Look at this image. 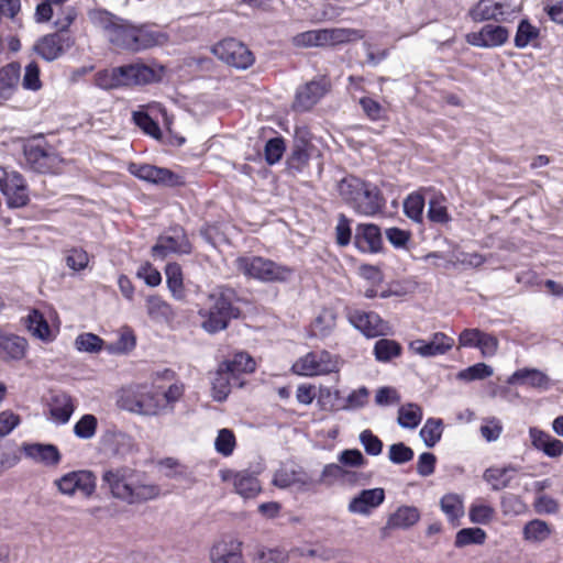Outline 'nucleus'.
<instances>
[{
    "instance_id": "f257e3e1",
    "label": "nucleus",
    "mask_w": 563,
    "mask_h": 563,
    "mask_svg": "<svg viewBox=\"0 0 563 563\" xmlns=\"http://www.w3.org/2000/svg\"><path fill=\"white\" fill-rule=\"evenodd\" d=\"M159 378L172 382L175 378V373L170 369L156 373L151 387L132 385L122 388L118 397L120 408L142 416H158L172 411L185 394V384L175 380L166 389H163L155 384Z\"/></svg>"
},
{
    "instance_id": "f03ea898",
    "label": "nucleus",
    "mask_w": 563,
    "mask_h": 563,
    "mask_svg": "<svg viewBox=\"0 0 563 563\" xmlns=\"http://www.w3.org/2000/svg\"><path fill=\"white\" fill-rule=\"evenodd\" d=\"M102 483L113 498L129 505L155 499L162 493L161 487L145 473L128 466L104 471Z\"/></svg>"
},
{
    "instance_id": "7ed1b4c3",
    "label": "nucleus",
    "mask_w": 563,
    "mask_h": 563,
    "mask_svg": "<svg viewBox=\"0 0 563 563\" xmlns=\"http://www.w3.org/2000/svg\"><path fill=\"white\" fill-rule=\"evenodd\" d=\"M340 196L360 214L374 216L384 207L379 190L356 177H346L339 184Z\"/></svg>"
},
{
    "instance_id": "20e7f679",
    "label": "nucleus",
    "mask_w": 563,
    "mask_h": 563,
    "mask_svg": "<svg viewBox=\"0 0 563 563\" xmlns=\"http://www.w3.org/2000/svg\"><path fill=\"white\" fill-rule=\"evenodd\" d=\"M234 266L236 271L245 277L263 283H284L289 280L294 275L291 267L255 255L238 257L234 261Z\"/></svg>"
},
{
    "instance_id": "39448f33",
    "label": "nucleus",
    "mask_w": 563,
    "mask_h": 563,
    "mask_svg": "<svg viewBox=\"0 0 563 563\" xmlns=\"http://www.w3.org/2000/svg\"><path fill=\"white\" fill-rule=\"evenodd\" d=\"M234 294L231 290L213 292L208 297L207 307L199 311L201 327L209 333L224 330L231 319L236 318L239 310L233 307Z\"/></svg>"
},
{
    "instance_id": "423d86ee",
    "label": "nucleus",
    "mask_w": 563,
    "mask_h": 563,
    "mask_svg": "<svg viewBox=\"0 0 563 563\" xmlns=\"http://www.w3.org/2000/svg\"><path fill=\"white\" fill-rule=\"evenodd\" d=\"M91 19L97 26L104 31L113 45L132 51L137 26L102 10L95 11Z\"/></svg>"
},
{
    "instance_id": "0eeeda50",
    "label": "nucleus",
    "mask_w": 563,
    "mask_h": 563,
    "mask_svg": "<svg viewBox=\"0 0 563 563\" xmlns=\"http://www.w3.org/2000/svg\"><path fill=\"white\" fill-rule=\"evenodd\" d=\"M342 360L325 350L309 352L292 364V372L300 376H319L338 373Z\"/></svg>"
},
{
    "instance_id": "6e6552de",
    "label": "nucleus",
    "mask_w": 563,
    "mask_h": 563,
    "mask_svg": "<svg viewBox=\"0 0 563 563\" xmlns=\"http://www.w3.org/2000/svg\"><path fill=\"white\" fill-rule=\"evenodd\" d=\"M0 192L5 198L9 208H22L30 201L29 188L23 176L15 170H8L1 166Z\"/></svg>"
},
{
    "instance_id": "1a4fd4ad",
    "label": "nucleus",
    "mask_w": 563,
    "mask_h": 563,
    "mask_svg": "<svg viewBox=\"0 0 563 563\" xmlns=\"http://www.w3.org/2000/svg\"><path fill=\"white\" fill-rule=\"evenodd\" d=\"M211 52L219 59L235 68L245 69L254 63L252 52L241 42L227 38L214 46Z\"/></svg>"
},
{
    "instance_id": "9d476101",
    "label": "nucleus",
    "mask_w": 563,
    "mask_h": 563,
    "mask_svg": "<svg viewBox=\"0 0 563 563\" xmlns=\"http://www.w3.org/2000/svg\"><path fill=\"white\" fill-rule=\"evenodd\" d=\"M58 318L54 311H49L46 316L44 312L32 309L25 317V325L27 331L35 339L49 343L53 342L58 332Z\"/></svg>"
},
{
    "instance_id": "9b49d317",
    "label": "nucleus",
    "mask_w": 563,
    "mask_h": 563,
    "mask_svg": "<svg viewBox=\"0 0 563 563\" xmlns=\"http://www.w3.org/2000/svg\"><path fill=\"white\" fill-rule=\"evenodd\" d=\"M54 484L63 495L81 494L89 497L96 489V476L89 471H74L55 479Z\"/></svg>"
},
{
    "instance_id": "f8f14e48",
    "label": "nucleus",
    "mask_w": 563,
    "mask_h": 563,
    "mask_svg": "<svg viewBox=\"0 0 563 563\" xmlns=\"http://www.w3.org/2000/svg\"><path fill=\"white\" fill-rule=\"evenodd\" d=\"M24 155L27 163L41 173H56L63 163V159L51 147L40 143L25 145Z\"/></svg>"
},
{
    "instance_id": "ddd939ff",
    "label": "nucleus",
    "mask_w": 563,
    "mask_h": 563,
    "mask_svg": "<svg viewBox=\"0 0 563 563\" xmlns=\"http://www.w3.org/2000/svg\"><path fill=\"white\" fill-rule=\"evenodd\" d=\"M219 476L224 483H232L234 492L244 499L255 498L262 490L256 476L247 471L235 472L230 468L219 471Z\"/></svg>"
},
{
    "instance_id": "4468645a",
    "label": "nucleus",
    "mask_w": 563,
    "mask_h": 563,
    "mask_svg": "<svg viewBox=\"0 0 563 563\" xmlns=\"http://www.w3.org/2000/svg\"><path fill=\"white\" fill-rule=\"evenodd\" d=\"M155 113H161L163 115L165 126L170 133H173L174 131L172 128V118L159 103L154 102L141 107L140 110L133 112V121L140 129L143 130L144 133L158 140L162 136V132L157 123L152 118V114Z\"/></svg>"
},
{
    "instance_id": "2eb2a0df",
    "label": "nucleus",
    "mask_w": 563,
    "mask_h": 563,
    "mask_svg": "<svg viewBox=\"0 0 563 563\" xmlns=\"http://www.w3.org/2000/svg\"><path fill=\"white\" fill-rule=\"evenodd\" d=\"M273 484L279 488L296 487L299 490H308L317 486L316 478L307 471L287 465L276 471Z\"/></svg>"
},
{
    "instance_id": "dca6fc26",
    "label": "nucleus",
    "mask_w": 563,
    "mask_h": 563,
    "mask_svg": "<svg viewBox=\"0 0 563 563\" xmlns=\"http://www.w3.org/2000/svg\"><path fill=\"white\" fill-rule=\"evenodd\" d=\"M123 71V85H146L159 81L163 76L165 68L158 64H144L134 63L122 66Z\"/></svg>"
},
{
    "instance_id": "f3484780",
    "label": "nucleus",
    "mask_w": 563,
    "mask_h": 563,
    "mask_svg": "<svg viewBox=\"0 0 563 563\" xmlns=\"http://www.w3.org/2000/svg\"><path fill=\"white\" fill-rule=\"evenodd\" d=\"M191 245L181 229H174L172 234L161 235L152 247L155 258L164 260L170 254H189Z\"/></svg>"
},
{
    "instance_id": "a211bd4d",
    "label": "nucleus",
    "mask_w": 563,
    "mask_h": 563,
    "mask_svg": "<svg viewBox=\"0 0 563 563\" xmlns=\"http://www.w3.org/2000/svg\"><path fill=\"white\" fill-rule=\"evenodd\" d=\"M459 346L476 347L479 350L483 357H493L498 351L499 341L495 335L473 328L465 329L460 333Z\"/></svg>"
},
{
    "instance_id": "6ab92c4d",
    "label": "nucleus",
    "mask_w": 563,
    "mask_h": 563,
    "mask_svg": "<svg viewBox=\"0 0 563 563\" xmlns=\"http://www.w3.org/2000/svg\"><path fill=\"white\" fill-rule=\"evenodd\" d=\"M129 172L141 180L162 186H177L181 184L178 175L163 167H156L150 164L131 163Z\"/></svg>"
},
{
    "instance_id": "aec40b11",
    "label": "nucleus",
    "mask_w": 563,
    "mask_h": 563,
    "mask_svg": "<svg viewBox=\"0 0 563 563\" xmlns=\"http://www.w3.org/2000/svg\"><path fill=\"white\" fill-rule=\"evenodd\" d=\"M351 324L367 338H376L390 333L389 324L375 312L354 310L350 313Z\"/></svg>"
},
{
    "instance_id": "412c9836",
    "label": "nucleus",
    "mask_w": 563,
    "mask_h": 563,
    "mask_svg": "<svg viewBox=\"0 0 563 563\" xmlns=\"http://www.w3.org/2000/svg\"><path fill=\"white\" fill-rule=\"evenodd\" d=\"M516 9L508 2L496 0H479L471 10L470 16L475 22L494 20L504 22L507 16L515 13Z\"/></svg>"
},
{
    "instance_id": "4be33fe9",
    "label": "nucleus",
    "mask_w": 563,
    "mask_h": 563,
    "mask_svg": "<svg viewBox=\"0 0 563 563\" xmlns=\"http://www.w3.org/2000/svg\"><path fill=\"white\" fill-rule=\"evenodd\" d=\"M454 345L453 338L442 332L434 333L429 340L417 339L409 343V350L421 357L445 354Z\"/></svg>"
},
{
    "instance_id": "5701e85b",
    "label": "nucleus",
    "mask_w": 563,
    "mask_h": 563,
    "mask_svg": "<svg viewBox=\"0 0 563 563\" xmlns=\"http://www.w3.org/2000/svg\"><path fill=\"white\" fill-rule=\"evenodd\" d=\"M509 38V31L501 25L486 24L477 32L466 34V42L476 47H498Z\"/></svg>"
},
{
    "instance_id": "b1692460",
    "label": "nucleus",
    "mask_w": 563,
    "mask_h": 563,
    "mask_svg": "<svg viewBox=\"0 0 563 563\" xmlns=\"http://www.w3.org/2000/svg\"><path fill=\"white\" fill-rule=\"evenodd\" d=\"M385 500V490L380 487L363 489L353 496L349 504L350 514L369 516Z\"/></svg>"
},
{
    "instance_id": "393cba45",
    "label": "nucleus",
    "mask_w": 563,
    "mask_h": 563,
    "mask_svg": "<svg viewBox=\"0 0 563 563\" xmlns=\"http://www.w3.org/2000/svg\"><path fill=\"white\" fill-rule=\"evenodd\" d=\"M211 563H245L242 543L234 539L217 541L209 553Z\"/></svg>"
},
{
    "instance_id": "a878e982",
    "label": "nucleus",
    "mask_w": 563,
    "mask_h": 563,
    "mask_svg": "<svg viewBox=\"0 0 563 563\" xmlns=\"http://www.w3.org/2000/svg\"><path fill=\"white\" fill-rule=\"evenodd\" d=\"M529 438L531 441V445L541 451L544 455L551 459H558L563 455V442L548 432L531 427L529 429Z\"/></svg>"
},
{
    "instance_id": "bb28decb",
    "label": "nucleus",
    "mask_w": 563,
    "mask_h": 563,
    "mask_svg": "<svg viewBox=\"0 0 563 563\" xmlns=\"http://www.w3.org/2000/svg\"><path fill=\"white\" fill-rule=\"evenodd\" d=\"M354 244L364 253L378 252L383 244L379 228L375 224H358L355 229Z\"/></svg>"
},
{
    "instance_id": "cd10ccee",
    "label": "nucleus",
    "mask_w": 563,
    "mask_h": 563,
    "mask_svg": "<svg viewBox=\"0 0 563 563\" xmlns=\"http://www.w3.org/2000/svg\"><path fill=\"white\" fill-rule=\"evenodd\" d=\"M29 350V342L25 338L13 333H0V356L4 361H21Z\"/></svg>"
},
{
    "instance_id": "c85d7f7f",
    "label": "nucleus",
    "mask_w": 563,
    "mask_h": 563,
    "mask_svg": "<svg viewBox=\"0 0 563 563\" xmlns=\"http://www.w3.org/2000/svg\"><path fill=\"white\" fill-rule=\"evenodd\" d=\"M553 534V527L542 519H531L522 527V541L532 547L545 543Z\"/></svg>"
},
{
    "instance_id": "c756f323",
    "label": "nucleus",
    "mask_w": 563,
    "mask_h": 563,
    "mask_svg": "<svg viewBox=\"0 0 563 563\" xmlns=\"http://www.w3.org/2000/svg\"><path fill=\"white\" fill-rule=\"evenodd\" d=\"M328 91V85L322 80H313L301 87L296 95L294 107L305 111L312 108Z\"/></svg>"
},
{
    "instance_id": "7c9ffc66",
    "label": "nucleus",
    "mask_w": 563,
    "mask_h": 563,
    "mask_svg": "<svg viewBox=\"0 0 563 563\" xmlns=\"http://www.w3.org/2000/svg\"><path fill=\"white\" fill-rule=\"evenodd\" d=\"M145 310L148 318L155 323L169 324L176 317L172 305L158 295H150L146 297Z\"/></svg>"
},
{
    "instance_id": "2f4dec72",
    "label": "nucleus",
    "mask_w": 563,
    "mask_h": 563,
    "mask_svg": "<svg viewBox=\"0 0 563 563\" xmlns=\"http://www.w3.org/2000/svg\"><path fill=\"white\" fill-rule=\"evenodd\" d=\"M66 38L59 34H48L40 38L34 45V51L45 60L52 62L63 55L68 46Z\"/></svg>"
},
{
    "instance_id": "473e14b6",
    "label": "nucleus",
    "mask_w": 563,
    "mask_h": 563,
    "mask_svg": "<svg viewBox=\"0 0 563 563\" xmlns=\"http://www.w3.org/2000/svg\"><path fill=\"white\" fill-rule=\"evenodd\" d=\"M22 450L31 460L47 466H54L60 461L59 451L53 444L27 443L23 444Z\"/></svg>"
},
{
    "instance_id": "72a5a7b5",
    "label": "nucleus",
    "mask_w": 563,
    "mask_h": 563,
    "mask_svg": "<svg viewBox=\"0 0 563 563\" xmlns=\"http://www.w3.org/2000/svg\"><path fill=\"white\" fill-rule=\"evenodd\" d=\"M20 77L21 67L18 63H10L0 69V104L14 95Z\"/></svg>"
},
{
    "instance_id": "f704fd0d",
    "label": "nucleus",
    "mask_w": 563,
    "mask_h": 563,
    "mask_svg": "<svg viewBox=\"0 0 563 563\" xmlns=\"http://www.w3.org/2000/svg\"><path fill=\"white\" fill-rule=\"evenodd\" d=\"M510 385L528 384L534 388L547 389L550 386V378L543 372L536 368H521L508 377Z\"/></svg>"
},
{
    "instance_id": "c9c22d12",
    "label": "nucleus",
    "mask_w": 563,
    "mask_h": 563,
    "mask_svg": "<svg viewBox=\"0 0 563 563\" xmlns=\"http://www.w3.org/2000/svg\"><path fill=\"white\" fill-rule=\"evenodd\" d=\"M134 42L132 51L137 52L155 46H162L168 42V36L161 31H156L147 26H137Z\"/></svg>"
},
{
    "instance_id": "e433bc0d",
    "label": "nucleus",
    "mask_w": 563,
    "mask_h": 563,
    "mask_svg": "<svg viewBox=\"0 0 563 563\" xmlns=\"http://www.w3.org/2000/svg\"><path fill=\"white\" fill-rule=\"evenodd\" d=\"M420 520V511L413 506H400L388 518L387 527L408 529Z\"/></svg>"
},
{
    "instance_id": "4c0bfd02",
    "label": "nucleus",
    "mask_w": 563,
    "mask_h": 563,
    "mask_svg": "<svg viewBox=\"0 0 563 563\" xmlns=\"http://www.w3.org/2000/svg\"><path fill=\"white\" fill-rule=\"evenodd\" d=\"M323 30L324 46H334L360 41L364 37V33L357 29L333 27Z\"/></svg>"
},
{
    "instance_id": "58836bf2",
    "label": "nucleus",
    "mask_w": 563,
    "mask_h": 563,
    "mask_svg": "<svg viewBox=\"0 0 563 563\" xmlns=\"http://www.w3.org/2000/svg\"><path fill=\"white\" fill-rule=\"evenodd\" d=\"M75 411L73 398L67 394H57L51 401V416L58 423H66Z\"/></svg>"
},
{
    "instance_id": "ea45409f",
    "label": "nucleus",
    "mask_w": 563,
    "mask_h": 563,
    "mask_svg": "<svg viewBox=\"0 0 563 563\" xmlns=\"http://www.w3.org/2000/svg\"><path fill=\"white\" fill-rule=\"evenodd\" d=\"M166 284L172 297L176 300H184L186 290L184 285L183 271L177 263H168L165 267Z\"/></svg>"
},
{
    "instance_id": "a19ab883",
    "label": "nucleus",
    "mask_w": 563,
    "mask_h": 563,
    "mask_svg": "<svg viewBox=\"0 0 563 563\" xmlns=\"http://www.w3.org/2000/svg\"><path fill=\"white\" fill-rule=\"evenodd\" d=\"M515 471L512 466H492L484 472L483 478L490 485L493 490H501L510 485L511 473Z\"/></svg>"
},
{
    "instance_id": "79ce46f5",
    "label": "nucleus",
    "mask_w": 563,
    "mask_h": 563,
    "mask_svg": "<svg viewBox=\"0 0 563 563\" xmlns=\"http://www.w3.org/2000/svg\"><path fill=\"white\" fill-rule=\"evenodd\" d=\"M232 379L235 378L227 369L223 368L222 364H220L211 379V390L214 400L223 401L224 399H227L228 395L231 391Z\"/></svg>"
},
{
    "instance_id": "37998d69",
    "label": "nucleus",
    "mask_w": 563,
    "mask_h": 563,
    "mask_svg": "<svg viewBox=\"0 0 563 563\" xmlns=\"http://www.w3.org/2000/svg\"><path fill=\"white\" fill-rule=\"evenodd\" d=\"M336 324V314L332 309L322 310L313 320L310 327L312 336L325 338L328 336Z\"/></svg>"
},
{
    "instance_id": "c03bdc74",
    "label": "nucleus",
    "mask_w": 563,
    "mask_h": 563,
    "mask_svg": "<svg viewBox=\"0 0 563 563\" xmlns=\"http://www.w3.org/2000/svg\"><path fill=\"white\" fill-rule=\"evenodd\" d=\"M234 378L243 373H252L255 371V361L246 353L240 352L234 354L231 360L221 363Z\"/></svg>"
},
{
    "instance_id": "a18cd8bd",
    "label": "nucleus",
    "mask_w": 563,
    "mask_h": 563,
    "mask_svg": "<svg viewBox=\"0 0 563 563\" xmlns=\"http://www.w3.org/2000/svg\"><path fill=\"white\" fill-rule=\"evenodd\" d=\"M441 510L450 521H455L464 515L463 498L457 494H446L440 500Z\"/></svg>"
},
{
    "instance_id": "49530a36",
    "label": "nucleus",
    "mask_w": 563,
    "mask_h": 563,
    "mask_svg": "<svg viewBox=\"0 0 563 563\" xmlns=\"http://www.w3.org/2000/svg\"><path fill=\"white\" fill-rule=\"evenodd\" d=\"M495 515V508L483 500L473 503L468 510L470 520L478 525H488L493 521Z\"/></svg>"
},
{
    "instance_id": "de8ad7c7",
    "label": "nucleus",
    "mask_w": 563,
    "mask_h": 563,
    "mask_svg": "<svg viewBox=\"0 0 563 563\" xmlns=\"http://www.w3.org/2000/svg\"><path fill=\"white\" fill-rule=\"evenodd\" d=\"M422 419V409L416 404H407L398 410V423L402 428L415 429Z\"/></svg>"
},
{
    "instance_id": "09e8293b",
    "label": "nucleus",
    "mask_w": 563,
    "mask_h": 563,
    "mask_svg": "<svg viewBox=\"0 0 563 563\" xmlns=\"http://www.w3.org/2000/svg\"><path fill=\"white\" fill-rule=\"evenodd\" d=\"M443 422L441 419L430 418L420 430V437L428 448L434 446L441 439Z\"/></svg>"
},
{
    "instance_id": "8fccbe9b",
    "label": "nucleus",
    "mask_w": 563,
    "mask_h": 563,
    "mask_svg": "<svg viewBox=\"0 0 563 563\" xmlns=\"http://www.w3.org/2000/svg\"><path fill=\"white\" fill-rule=\"evenodd\" d=\"M486 537V532L481 528H464L457 531L454 545L464 548L471 544H483Z\"/></svg>"
},
{
    "instance_id": "3c124183",
    "label": "nucleus",
    "mask_w": 563,
    "mask_h": 563,
    "mask_svg": "<svg viewBox=\"0 0 563 563\" xmlns=\"http://www.w3.org/2000/svg\"><path fill=\"white\" fill-rule=\"evenodd\" d=\"M400 353L401 346L394 340L380 339L374 346L375 357L379 362H388L391 358L399 356Z\"/></svg>"
},
{
    "instance_id": "603ef678",
    "label": "nucleus",
    "mask_w": 563,
    "mask_h": 563,
    "mask_svg": "<svg viewBox=\"0 0 563 563\" xmlns=\"http://www.w3.org/2000/svg\"><path fill=\"white\" fill-rule=\"evenodd\" d=\"M96 84L102 89L124 86L122 66L99 71L96 76Z\"/></svg>"
},
{
    "instance_id": "864d4df0",
    "label": "nucleus",
    "mask_w": 563,
    "mask_h": 563,
    "mask_svg": "<svg viewBox=\"0 0 563 563\" xmlns=\"http://www.w3.org/2000/svg\"><path fill=\"white\" fill-rule=\"evenodd\" d=\"M74 344L77 351L86 353H98L103 349V340L89 332L79 334Z\"/></svg>"
},
{
    "instance_id": "5fc2aeb1",
    "label": "nucleus",
    "mask_w": 563,
    "mask_h": 563,
    "mask_svg": "<svg viewBox=\"0 0 563 563\" xmlns=\"http://www.w3.org/2000/svg\"><path fill=\"white\" fill-rule=\"evenodd\" d=\"M500 508L504 516H520L527 511V505L517 495L507 494L501 497Z\"/></svg>"
},
{
    "instance_id": "6e6d98bb",
    "label": "nucleus",
    "mask_w": 563,
    "mask_h": 563,
    "mask_svg": "<svg viewBox=\"0 0 563 563\" xmlns=\"http://www.w3.org/2000/svg\"><path fill=\"white\" fill-rule=\"evenodd\" d=\"M22 87L30 91H38L42 89L41 70L35 62H31L25 66L22 77Z\"/></svg>"
},
{
    "instance_id": "4d7b16f0",
    "label": "nucleus",
    "mask_w": 563,
    "mask_h": 563,
    "mask_svg": "<svg viewBox=\"0 0 563 563\" xmlns=\"http://www.w3.org/2000/svg\"><path fill=\"white\" fill-rule=\"evenodd\" d=\"M135 346V335L129 329L121 331L118 340L106 346L109 353L112 354H126Z\"/></svg>"
},
{
    "instance_id": "13d9d810",
    "label": "nucleus",
    "mask_w": 563,
    "mask_h": 563,
    "mask_svg": "<svg viewBox=\"0 0 563 563\" xmlns=\"http://www.w3.org/2000/svg\"><path fill=\"white\" fill-rule=\"evenodd\" d=\"M235 445L236 440L232 430L221 429L218 432V435L214 440V448L219 454L223 456H230L233 453Z\"/></svg>"
},
{
    "instance_id": "bf43d9fd",
    "label": "nucleus",
    "mask_w": 563,
    "mask_h": 563,
    "mask_svg": "<svg viewBox=\"0 0 563 563\" xmlns=\"http://www.w3.org/2000/svg\"><path fill=\"white\" fill-rule=\"evenodd\" d=\"M98 420L93 415H84L74 426V433L80 439H91L97 431Z\"/></svg>"
},
{
    "instance_id": "052dcab7",
    "label": "nucleus",
    "mask_w": 563,
    "mask_h": 563,
    "mask_svg": "<svg viewBox=\"0 0 563 563\" xmlns=\"http://www.w3.org/2000/svg\"><path fill=\"white\" fill-rule=\"evenodd\" d=\"M539 36V30L530 24L527 20H522L517 29L515 36V45L518 48H525L529 43Z\"/></svg>"
},
{
    "instance_id": "680f3d73",
    "label": "nucleus",
    "mask_w": 563,
    "mask_h": 563,
    "mask_svg": "<svg viewBox=\"0 0 563 563\" xmlns=\"http://www.w3.org/2000/svg\"><path fill=\"white\" fill-rule=\"evenodd\" d=\"M346 474L347 472L341 465L335 463L327 464L320 476L316 478L317 486L322 484L332 485L338 481H342Z\"/></svg>"
},
{
    "instance_id": "e2e57ef3",
    "label": "nucleus",
    "mask_w": 563,
    "mask_h": 563,
    "mask_svg": "<svg viewBox=\"0 0 563 563\" xmlns=\"http://www.w3.org/2000/svg\"><path fill=\"white\" fill-rule=\"evenodd\" d=\"M494 373L493 368L485 363H476L457 374V378L466 382L475 379H484L492 376Z\"/></svg>"
},
{
    "instance_id": "0e129e2a",
    "label": "nucleus",
    "mask_w": 563,
    "mask_h": 563,
    "mask_svg": "<svg viewBox=\"0 0 563 563\" xmlns=\"http://www.w3.org/2000/svg\"><path fill=\"white\" fill-rule=\"evenodd\" d=\"M298 47L324 46L323 30H311L296 35L292 40Z\"/></svg>"
},
{
    "instance_id": "69168bd1",
    "label": "nucleus",
    "mask_w": 563,
    "mask_h": 563,
    "mask_svg": "<svg viewBox=\"0 0 563 563\" xmlns=\"http://www.w3.org/2000/svg\"><path fill=\"white\" fill-rule=\"evenodd\" d=\"M534 511L539 515H555L560 510L559 501L545 494H539L533 501Z\"/></svg>"
},
{
    "instance_id": "338daca9",
    "label": "nucleus",
    "mask_w": 563,
    "mask_h": 563,
    "mask_svg": "<svg viewBox=\"0 0 563 563\" xmlns=\"http://www.w3.org/2000/svg\"><path fill=\"white\" fill-rule=\"evenodd\" d=\"M424 208V199L421 195L413 194L407 197L404 202V210L407 217L415 221H420Z\"/></svg>"
},
{
    "instance_id": "774afa93",
    "label": "nucleus",
    "mask_w": 563,
    "mask_h": 563,
    "mask_svg": "<svg viewBox=\"0 0 563 563\" xmlns=\"http://www.w3.org/2000/svg\"><path fill=\"white\" fill-rule=\"evenodd\" d=\"M288 555L280 549H261L256 554V563H286Z\"/></svg>"
}]
</instances>
